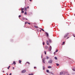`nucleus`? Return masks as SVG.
I'll use <instances>...</instances> for the list:
<instances>
[{
	"mask_svg": "<svg viewBox=\"0 0 75 75\" xmlns=\"http://www.w3.org/2000/svg\"><path fill=\"white\" fill-rule=\"evenodd\" d=\"M51 50H52V47L51 46H50V47L49 48L48 51L49 52H50L51 51Z\"/></svg>",
	"mask_w": 75,
	"mask_h": 75,
	"instance_id": "1",
	"label": "nucleus"
},
{
	"mask_svg": "<svg viewBox=\"0 0 75 75\" xmlns=\"http://www.w3.org/2000/svg\"><path fill=\"white\" fill-rule=\"evenodd\" d=\"M48 63L49 64H52V61L51 60H50L48 61Z\"/></svg>",
	"mask_w": 75,
	"mask_h": 75,
	"instance_id": "2",
	"label": "nucleus"
},
{
	"mask_svg": "<svg viewBox=\"0 0 75 75\" xmlns=\"http://www.w3.org/2000/svg\"><path fill=\"white\" fill-rule=\"evenodd\" d=\"M26 72V70H22L21 71V73H25Z\"/></svg>",
	"mask_w": 75,
	"mask_h": 75,
	"instance_id": "3",
	"label": "nucleus"
},
{
	"mask_svg": "<svg viewBox=\"0 0 75 75\" xmlns=\"http://www.w3.org/2000/svg\"><path fill=\"white\" fill-rule=\"evenodd\" d=\"M45 58H43V61H42V62L43 63H45Z\"/></svg>",
	"mask_w": 75,
	"mask_h": 75,
	"instance_id": "4",
	"label": "nucleus"
},
{
	"mask_svg": "<svg viewBox=\"0 0 75 75\" xmlns=\"http://www.w3.org/2000/svg\"><path fill=\"white\" fill-rule=\"evenodd\" d=\"M68 35V33L66 35L64 36V38H66Z\"/></svg>",
	"mask_w": 75,
	"mask_h": 75,
	"instance_id": "5",
	"label": "nucleus"
},
{
	"mask_svg": "<svg viewBox=\"0 0 75 75\" xmlns=\"http://www.w3.org/2000/svg\"><path fill=\"white\" fill-rule=\"evenodd\" d=\"M46 36L47 37H49V34H48V33H46Z\"/></svg>",
	"mask_w": 75,
	"mask_h": 75,
	"instance_id": "6",
	"label": "nucleus"
},
{
	"mask_svg": "<svg viewBox=\"0 0 75 75\" xmlns=\"http://www.w3.org/2000/svg\"><path fill=\"white\" fill-rule=\"evenodd\" d=\"M52 41L51 40H50V39H49V42H50V43H51V42H52Z\"/></svg>",
	"mask_w": 75,
	"mask_h": 75,
	"instance_id": "7",
	"label": "nucleus"
},
{
	"mask_svg": "<svg viewBox=\"0 0 75 75\" xmlns=\"http://www.w3.org/2000/svg\"><path fill=\"white\" fill-rule=\"evenodd\" d=\"M13 64L14 65H16V62H15V61H13Z\"/></svg>",
	"mask_w": 75,
	"mask_h": 75,
	"instance_id": "8",
	"label": "nucleus"
},
{
	"mask_svg": "<svg viewBox=\"0 0 75 75\" xmlns=\"http://www.w3.org/2000/svg\"><path fill=\"white\" fill-rule=\"evenodd\" d=\"M46 42H47V45H49V43H48V40Z\"/></svg>",
	"mask_w": 75,
	"mask_h": 75,
	"instance_id": "9",
	"label": "nucleus"
},
{
	"mask_svg": "<svg viewBox=\"0 0 75 75\" xmlns=\"http://www.w3.org/2000/svg\"><path fill=\"white\" fill-rule=\"evenodd\" d=\"M19 64H21V63L22 61L21 60H19Z\"/></svg>",
	"mask_w": 75,
	"mask_h": 75,
	"instance_id": "10",
	"label": "nucleus"
},
{
	"mask_svg": "<svg viewBox=\"0 0 75 75\" xmlns=\"http://www.w3.org/2000/svg\"><path fill=\"white\" fill-rule=\"evenodd\" d=\"M24 9H25V11H27V7H25V8H24Z\"/></svg>",
	"mask_w": 75,
	"mask_h": 75,
	"instance_id": "11",
	"label": "nucleus"
},
{
	"mask_svg": "<svg viewBox=\"0 0 75 75\" xmlns=\"http://www.w3.org/2000/svg\"><path fill=\"white\" fill-rule=\"evenodd\" d=\"M40 29H41V30H42L43 31H44V30L43 29H42L41 28H40Z\"/></svg>",
	"mask_w": 75,
	"mask_h": 75,
	"instance_id": "12",
	"label": "nucleus"
},
{
	"mask_svg": "<svg viewBox=\"0 0 75 75\" xmlns=\"http://www.w3.org/2000/svg\"><path fill=\"white\" fill-rule=\"evenodd\" d=\"M48 48V46H46L45 47V49H47V48Z\"/></svg>",
	"mask_w": 75,
	"mask_h": 75,
	"instance_id": "13",
	"label": "nucleus"
},
{
	"mask_svg": "<svg viewBox=\"0 0 75 75\" xmlns=\"http://www.w3.org/2000/svg\"><path fill=\"white\" fill-rule=\"evenodd\" d=\"M48 68H52V67L51 66H48Z\"/></svg>",
	"mask_w": 75,
	"mask_h": 75,
	"instance_id": "14",
	"label": "nucleus"
},
{
	"mask_svg": "<svg viewBox=\"0 0 75 75\" xmlns=\"http://www.w3.org/2000/svg\"><path fill=\"white\" fill-rule=\"evenodd\" d=\"M63 73V72H61L60 73V75H62Z\"/></svg>",
	"mask_w": 75,
	"mask_h": 75,
	"instance_id": "15",
	"label": "nucleus"
},
{
	"mask_svg": "<svg viewBox=\"0 0 75 75\" xmlns=\"http://www.w3.org/2000/svg\"><path fill=\"white\" fill-rule=\"evenodd\" d=\"M46 58L47 59H49V57L48 56H46Z\"/></svg>",
	"mask_w": 75,
	"mask_h": 75,
	"instance_id": "16",
	"label": "nucleus"
},
{
	"mask_svg": "<svg viewBox=\"0 0 75 75\" xmlns=\"http://www.w3.org/2000/svg\"><path fill=\"white\" fill-rule=\"evenodd\" d=\"M54 58L55 59H56V60H57V59H57V57H55Z\"/></svg>",
	"mask_w": 75,
	"mask_h": 75,
	"instance_id": "17",
	"label": "nucleus"
},
{
	"mask_svg": "<svg viewBox=\"0 0 75 75\" xmlns=\"http://www.w3.org/2000/svg\"><path fill=\"white\" fill-rule=\"evenodd\" d=\"M43 70H44V69H45V67H44V66L43 67Z\"/></svg>",
	"mask_w": 75,
	"mask_h": 75,
	"instance_id": "18",
	"label": "nucleus"
},
{
	"mask_svg": "<svg viewBox=\"0 0 75 75\" xmlns=\"http://www.w3.org/2000/svg\"><path fill=\"white\" fill-rule=\"evenodd\" d=\"M25 24H27L28 23V22H25Z\"/></svg>",
	"mask_w": 75,
	"mask_h": 75,
	"instance_id": "19",
	"label": "nucleus"
},
{
	"mask_svg": "<svg viewBox=\"0 0 75 75\" xmlns=\"http://www.w3.org/2000/svg\"><path fill=\"white\" fill-rule=\"evenodd\" d=\"M65 44V42H62V45H63V44Z\"/></svg>",
	"mask_w": 75,
	"mask_h": 75,
	"instance_id": "20",
	"label": "nucleus"
},
{
	"mask_svg": "<svg viewBox=\"0 0 75 75\" xmlns=\"http://www.w3.org/2000/svg\"><path fill=\"white\" fill-rule=\"evenodd\" d=\"M34 27H35V28H38V26H34Z\"/></svg>",
	"mask_w": 75,
	"mask_h": 75,
	"instance_id": "21",
	"label": "nucleus"
},
{
	"mask_svg": "<svg viewBox=\"0 0 75 75\" xmlns=\"http://www.w3.org/2000/svg\"><path fill=\"white\" fill-rule=\"evenodd\" d=\"M73 70L74 71H75V68H73Z\"/></svg>",
	"mask_w": 75,
	"mask_h": 75,
	"instance_id": "22",
	"label": "nucleus"
},
{
	"mask_svg": "<svg viewBox=\"0 0 75 75\" xmlns=\"http://www.w3.org/2000/svg\"><path fill=\"white\" fill-rule=\"evenodd\" d=\"M10 68V66H9L8 67V69H9V68Z\"/></svg>",
	"mask_w": 75,
	"mask_h": 75,
	"instance_id": "23",
	"label": "nucleus"
},
{
	"mask_svg": "<svg viewBox=\"0 0 75 75\" xmlns=\"http://www.w3.org/2000/svg\"><path fill=\"white\" fill-rule=\"evenodd\" d=\"M27 12H25L24 13V14H26V15H27Z\"/></svg>",
	"mask_w": 75,
	"mask_h": 75,
	"instance_id": "24",
	"label": "nucleus"
},
{
	"mask_svg": "<svg viewBox=\"0 0 75 75\" xmlns=\"http://www.w3.org/2000/svg\"><path fill=\"white\" fill-rule=\"evenodd\" d=\"M56 65L57 66H59V64H58V63H57Z\"/></svg>",
	"mask_w": 75,
	"mask_h": 75,
	"instance_id": "25",
	"label": "nucleus"
},
{
	"mask_svg": "<svg viewBox=\"0 0 75 75\" xmlns=\"http://www.w3.org/2000/svg\"><path fill=\"white\" fill-rule=\"evenodd\" d=\"M46 71H47V72H49V70H46Z\"/></svg>",
	"mask_w": 75,
	"mask_h": 75,
	"instance_id": "26",
	"label": "nucleus"
},
{
	"mask_svg": "<svg viewBox=\"0 0 75 75\" xmlns=\"http://www.w3.org/2000/svg\"><path fill=\"white\" fill-rule=\"evenodd\" d=\"M29 75H33V74L32 73L31 74H29Z\"/></svg>",
	"mask_w": 75,
	"mask_h": 75,
	"instance_id": "27",
	"label": "nucleus"
},
{
	"mask_svg": "<svg viewBox=\"0 0 75 75\" xmlns=\"http://www.w3.org/2000/svg\"><path fill=\"white\" fill-rule=\"evenodd\" d=\"M23 10H24V8H22V9H21V11H23Z\"/></svg>",
	"mask_w": 75,
	"mask_h": 75,
	"instance_id": "28",
	"label": "nucleus"
},
{
	"mask_svg": "<svg viewBox=\"0 0 75 75\" xmlns=\"http://www.w3.org/2000/svg\"><path fill=\"white\" fill-rule=\"evenodd\" d=\"M20 17H21V15L19 16V18H20Z\"/></svg>",
	"mask_w": 75,
	"mask_h": 75,
	"instance_id": "29",
	"label": "nucleus"
},
{
	"mask_svg": "<svg viewBox=\"0 0 75 75\" xmlns=\"http://www.w3.org/2000/svg\"><path fill=\"white\" fill-rule=\"evenodd\" d=\"M43 45H45V42H43Z\"/></svg>",
	"mask_w": 75,
	"mask_h": 75,
	"instance_id": "30",
	"label": "nucleus"
},
{
	"mask_svg": "<svg viewBox=\"0 0 75 75\" xmlns=\"http://www.w3.org/2000/svg\"><path fill=\"white\" fill-rule=\"evenodd\" d=\"M26 63H27L28 64H30V62H26Z\"/></svg>",
	"mask_w": 75,
	"mask_h": 75,
	"instance_id": "31",
	"label": "nucleus"
},
{
	"mask_svg": "<svg viewBox=\"0 0 75 75\" xmlns=\"http://www.w3.org/2000/svg\"><path fill=\"white\" fill-rule=\"evenodd\" d=\"M21 13H24V11H22V12H21Z\"/></svg>",
	"mask_w": 75,
	"mask_h": 75,
	"instance_id": "32",
	"label": "nucleus"
},
{
	"mask_svg": "<svg viewBox=\"0 0 75 75\" xmlns=\"http://www.w3.org/2000/svg\"><path fill=\"white\" fill-rule=\"evenodd\" d=\"M45 55H46V54H47V53H46V51H45Z\"/></svg>",
	"mask_w": 75,
	"mask_h": 75,
	"instance_id": "33",
	"label": "nucleus"
},
{
	"mask_svg": "<svg viewBox=\"0 0 75 75\" xmlns=\"http://www.w3.org/2000/svg\"><path fill=\"white\" fill-rule=\"evenodd\" d=\"M58 50H57L56 51V52H58Z\"/></svg>",
	"mask_w": 75,
	"mask_h": 75,
	"instance_id": "34",
	"label": "nucleus"
},
{
	"mask_svg": "<svg viewBox=\"0 0 75 75\" xmlns=\"http://www.w3.org/2000/svg\"><path fill=\"white\" fill-rule=\"evenodd\" d=\"M27 8L28 9V8H29V6H28L27 7Z\"/></svg>",
	"mask_w": 75,
	"mask_h": 75,
	"instance_id": "35",
	"label": "nucleus"
},
{
	"mask_svg": "<svg viewBox=\"0 0 75 75\" xmlns=\"http://www.w3.org/2000/svg\"><path fill=\"white\" fill-rule=\"evenodd\" d=\"M28 24H29L30 25V23L28 22Z\"/></svg>",
	"mask_w": 75,
	"mask_h": 75,
	"instance_id": "36",
	"label": "nucleus"
},
{
	"mask_svg": "<svg viewBox=\"0 0 75 75\" xmlns=\"http://www.w3.org/2000/svg\"><path fill=\"white\" fill-rule=\"evenodd\" d=\"M54 55H55V54H56V53L55 52H54Z\"/></svg>",
	"mask_w": 75,
	"mask_h": 75,
	"instance_id": "37",
	"label": "nucleus"
},
{
	"mask_svg": "<svg viewBox=\"0 0 75 75\" xmlns=\"http://www.w3.org/2000/svg\"><path fill=\"white\" fill-rule=\"evenodd\" d=\"M34 69H35V68H36V67H34Z\"/></svg>",
	"mask_w": 75,
	"mask_h": 75,
	"instance_id": "38",
	"label": "nucleus"
},
{
	"mask_svg": "<svg viewBox=\"0 0 75 75\" xmlns=\"http://www.w3.org/2000/svg\"><path fill=\"white\" fill-rule=\"evenodd\" d=\"M73 36H74V37L75 38V36L74 35H73Z\"/></svg>",
	"mask_w": 75,
	"mask_h": 75,
	"instance_id": "39",
	"label": "nucleus"
},
{
	"mask_svg": "<svg viewBox=\"0 0 75 75\" xmlns=\"http://www.w3.org/2000/svg\"><path fill=\"white\" fill-rule=\"evenodd\" d=\"M68 38H69V37H68L67 38V39H68Z\"/></svg>",
	"mask_w": 75,
	"mask_h": 75,
	"instance_id": "40",
	"label": "nucleus"
},
{
	"mask_svg": "<svg viewBox=\"0 0 75 75\" xmlns=\"http://www.w3.org/2000/svg\"><path fill=\"white\" fill-rule=\"evenodd\" d=\"M11 74H12L11 73H10L9 75H11Z\"/></svg>",
	"mask_w": 75,
	"mask_h": 75,
	"instance_id": "41",
	"label": "nucleus"
},
{
	"mask_svg": "<svg viewBox=\"0 0 75 75\" xmlns=\"http://www.w3.org/2000/svg\"><path fill=\"white\" fill-rule=\"evenodd\" d=\"M13 69H14V67H13Z\"/></svg>",
	"mask_w": 75,
	"mask_h": 75,
	"instance_id": "42",
	"label": "nucleus"
},
{
	"mask_svg": "<svg viewBox=\"0 0 75 75\" xmlns=\"http://www.w3.org/2000/svg\"><path fill=\"white\" fill-rule=\"evenodd\" d=\"M29 1H31V0H29Z\"/></svg>",
	"mask_w": 75,
	"mask_h": 75,
	"instance_id": "43",
	"label": "nucleus"
},
{
	"mask_svg": "<svg viewBox=\"0 0 75 75\" xmlns=\"http://www.w3.org/2000/svg\"><path fill=\"white\" fill-rule=\"evenodd\" d=\"M40 32H41V30H40Z\"/></svg>",
	"mask_w": 75,
	"mask_h": 75,
	"instance_id": "44",
	"label": "nucleus"
},
{
	"mask_svg": "<svg viewBox=\"0 0 75 75\" xmlns=\"http://www.w3.org/2000/svg\"><path fill=\"white\" fill-rule=\"evenodd\" d=\"M3 72H4V71H3Z\"/></svg>",
	"mask_w": 75,
	"mask_h": 75,
	"instance_id": "45",
	"label": "nucleus"
},
{
	"mask_svg": "<svg viewBox=\"0 0 75 75\" xmlns=\"http://www.w3.org/2000/svg\"><path fill=\"white\" fill-rule=\"evenodd\" d=\"M6 75H8V73H7Z\"/></svg>",
	"mask_w": 75,
	"mask_h": 75,
	"instance_id": "46",
	"label": "nucleus"
},
{
	"mask_svg": "<svg viewBox=\"0 0 75 75\" xmlns=\"http://www.w3.org/2000/svg\"><path fill=\"white\" fill-rule=\"evenodd\" d=\"M13 64H12V65H13Z\"/></svg>",
	"mask_w": 75,
	"mask_h": 75,
	"instance_id": "47",
	"label": "nucleus"
}]
</instances>
